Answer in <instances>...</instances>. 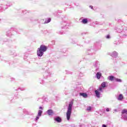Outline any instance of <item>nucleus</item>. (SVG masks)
I'll return each instance as SVG.
<instances>
[{"label":"nucleus","mask_w":127,"mask_h":127,"mask_svg":"<svg viewBox=\"0 0 127 127\" xmlns=\"http://www.w3.org/2000/svg\"><path fill=\"white\" fill-rule=\"evenodd\" d=\"M82 23H83V24H86V23H88V19H83L82 20Z\"/></svg>","instance_id":"9b49d317"},{"label":"nucleus","mask_w":127,"mask_h":127,"mask_svg":"<svg viewBox=\"0 0 127 127\" xmlns=\"http://www.w3.org/2000/svg\"><path fill=\"white\" fill-rule=\"evenodd\" d=\"M115 81L117 82H122V80L119 78H115Z\"/></svg>","instance_id":"2eb2a0df"},{"label":"nucleus","mask_w":127,"mask_h":127,"mask_svg":"<svg viewBox=\"0 0 127 127\" xmlns=\"http://www.w3.org/2000/svg\"><path fill=\"white\" fill-rule=\"evenodd\" d=\"M102 76V73L101 72H97L96 74V77L97 79H100L101 77Z\"/></svg>","instance_id":"6e6552de"},{"label":"nucleus","mask_w":127,"mask_h":127,"mask_svg":"<svg viewBox=\"0 0 127 127\" xmlns=\"http://www.w3.org/2000/svg\"><path fill=\"white\" fill-rule=\"evenodd\" d=\"M39 109L40 110H43V108H42V107H40Z\"/></svg>","instance_id":"aec40b11"},{"label":"nucleus","mask_w":127,"mask_h":127,"mask_svg":"<svg viewBox=\"0 0 127 127\" xmlns=\"http://www.w3.org/2000/svg\"><path fill=\"white\" fill-rule=\"evenodd\" d=\"M95 93L96 94V97H97V98H100V92H99L98 90H95Z\"/></svg>","instance_id":"9d476101"},{"label":"nucleus","mask_w":127,"mask_h":127,"mask_svg":"<svg viewBox=\"0 0 127 127\" xmlns=\"http://www.w3.org/2000/svg\"><path fill=\"white\" fill-rule=\"evenodd\" d=\"M55 120L57 123H61L62 122V119L59 117H57Z\"/></svg>","instance_id":"7ed1b4c3"},{"label":"nucleus","mask_w":127,"mask_h":127,"mask_svg":"<svg viewBox=\"0 0 127 127\" xmlns=\"http://www.w3.org/2000/svg\"><path fill=\"white\" fill-rule=\"evenodd\" d=\"M39 120V116H37L36 118V120L37 121Z\"/></svg>","instance_id":"f3484780"},{"label":"nucleus","mask_w":127,"mask_h":127,"mask_svg":"<svg viewBox=\"0 0 127 127\" xmlns=\"http://www.w3.org/2000/svg\"><path fill=\"white\" fill-rule=\"evenodd\" d=\"M122 114L123 115L124 114L127 115V109H123L122 111Z\"/></svg>","instance_id":"1a4fd4ad"},{"label":"nucleus","mask_w":127,"mask_h":127,"mask_svg":"<svg viewBox=\"0 0 127 127\" xmlns=\"http://www.w3.org/2000/svg\"><path fill=\"white\" fill-rule=\"evenodd\" d=\"M99 91H102V87H99Z\"/></svg>","instance_id":"a211bd4d"},{"label":"nucleus","mask_w":127,"mask_h":127,"mask_svg":"<svg viewBox=\"0 0 127 127\" xmlns=\"http://www.w3.org/2000/svg\"><path fill=\"white\" fill-rule=\"evenodd\" d=\"M48 114L49 116H52L53 115V110L51 109L48 110Z\"/></svg>","instance_id":"20e7f679"},{"label":"nucleus","mask_w":127,"mask_h":127,"mask_svg":"<svg viewBox=\"0 0 127 127\" xmlns=\"http://www.w3.org/2000/svg\"><path fill=\"white\" fill-rule=\"evenodd\" d=\"M108 78L110 81H114V80L116 79V78L115 77V76L113 75L109 76Z\"/></svg>","instance_id":"39448f33"},{"label":"nucleus","mask_w":127,"mask_h":127,"mask_svg":"<svg viewBox=\"0 0 127 127\" xmlns=\"http://www.w3.org/2000/svg\"><path fill=\"white\" fill-rule=\"evenodd\" d=\"M73 101L70 102L67 108V110L66 112V119L67 121H69V120H70V118L71 117V114H72V107H73Z\"/></svg>","instance_id":"f257e3e1"},{"label":"nucleus","mask_w":127,"mask_h":127,"mask_svg":"<svg viewBox=\"0 0 127 127\" xmlns=\"http://www.w3.org/2000/svg\"><path fill=\"white\" fill-rule=\"evenodd\" d=\"M91 110H92V107H91V106L88 107L87 109V111H91Z\"/></svg>","instance_id":"dca6fc26"},{"label":"nucleus","mask_w":127,"mask_h":127,"mask_svg":"<svg viewBox=\"0 0 127 127\" xmlns=\"http://www.w3.org/2000/svg\"><path fill=\"white\" fill-rule=\"evenodd\" d=\"M118 99L119 101H123V100H124V96H123V94H120Z\"/></svg>","instance_id":"0eeeda50"},{"label":"nucleus","mask_w":127,"mask_h":127,"mask_svg":"<svg viewBox=\"0 0 127 127\" xmlns=\"http://www.w3.org/2000/svg\"><path fill=\"white\" fill-rule=\"evenodd\" d=\"M47 50V47L44 45H41L37 52L38 56L41 57L43 55V52H45Z\"/></svg>","instance_id":"f03ea898"},{"label":"nucleus","mask_w":127,"mask_h":127,"mask_svg":"<svg viewBox=\"0 0 127 127\" xmlns=\"http://www.w3.org/2000/svg\"><path fill=\"white\" fill-rule=\"evenodd\" d=\"M43 111L42 110H39L38 113V117H41V115H42Z\"/></svg>","instance_id":"f8f14e48"},{"label":"nucleus","mask_w":127,"mask_h":127,"mask_svg":"<svg viewBox=\"0 0 127 127\" xmlns=\"http://www.w3.org/2000/svg\"><path fill=\"white\" fill-rule=\"evenodd\" d=\"M107 38H110V36H109V35H108L107 36Z\"/></svg>","instance_id":"4be33fe9"},{"label":"nucleus","mask_w":127,"mask_h":127,"mask_svg":"<svg viewBox=\"0 0 127 127\" xmlns=\"http://www.w3.org/2000/svg\"><path fill=\"white\" fill-rule=\"evenodd\" d=\"M79 95L80 96H82L83 98H87V97H88V95L85 93H80Z\"/></svg>","instance_id":"423d86ee"},{"label":"nucleus","mask_w":127,"mask_h":127,"mask_svg":"<svg viewBox=\"0 0 127 127\" xmlns=\"http://www.w3.org/2000/svg\"><path fill=\"white\" fill-rule=\"evenodd\" d=\"M106 111H107V112H110V109L107 108V109H106Z\"/></svg>","instance_id":"6ab92c4d"},{"label":"nucleus","mask_w":127,"mask_h":127,"mask_svg":"<svg viewBox=\"0 0 127 127\" xmlns=\"http://www.w3.org/2000/svg\"><path fill=\"white\" fill-rule=\"evenodd\" d=\"M106 82H103L102 84H101V87H102V88H105L106 87Z\"/></svg>","instance_id":"ddd939ff"},{"label":"nucleus","mask_w":127,"mask_h":127,"mask_svg":"<svg viewBox=\"0 0 127 127\" xmlns=\"http://www.w3.org/2000/svg\"><path fill=\"white\" fill-rule=\"evenodd\" d=\"M51 21V18H49L48 21H45V23H49V22H50Z\"/></svg>","instance_id":"4468645a"},{"label":"nucleus","mask_w":127,"mask_h":127,"mask_svg":"<svg viewBox=\"0 0 127 127\" xmlns=\"http://www.w3.org/2000/svg\"><path fill=\"white\" fill-rule=\"evenodd\" d=\"M102 127H107V126H106V125H103Z\"/></svg>","instance_id":"412c9836"}]
</instances>
